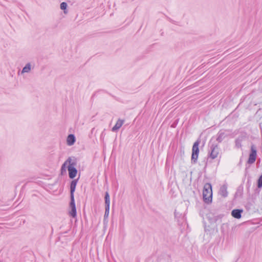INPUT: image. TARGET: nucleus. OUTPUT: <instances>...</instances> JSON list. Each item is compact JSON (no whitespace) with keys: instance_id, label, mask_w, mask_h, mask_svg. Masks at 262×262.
I'll use <instances>...</instances> for the list:
<instances>
[{"instance_id":"27","label":"nucleus","mask_w":262,"mask_h":262,"mask_svg":"<svg viewBox=\"0 0 262 262\" xmlns=\"http://www.w3.org/2000/svg\"><path fill=\"white\" fill-rule=\"evenodd\" d=\"M247 100L248 101L250 100V99H243V100L239 103L238 105H239L242 104V103H243L245 102V100Z\"/></svg>"},{"instance_id":"18","label":"nucleus","mask_w":262,"mask_h":262,"mask_svg":"<svg viewBox=\"0 0 262 262\" xmlns=\"http://www.w3.org/2000/svg\"><path fill=\"white\" fill-rule=\"evenodd\" d=\"M243 187L241 185L237 188L236 191L235 193L234 197L235 198L237 197V196L241 197L243 195Z\"/></svg>"},{"instance_id":"30","label":"nucleus","mask_w":262,"mask_h":262,"mask_svg":"<svg viewBox=\"0 0 262 262\" xmlns=\"http://www.w3.org/2000/svg\"><path fill=\"white\" fill-rule=\"evenodd\" d=\"M224 225V224H223L222 226H221V230H222L223 229H224V228H223V226Z\"/></svg>"},{"instance_id":"11","label":"nucleus","mask_w":262,"mask_h":262,"mask_svg":"<svg viewBox=\"0 0 262 262\" xmlns=\"http://www.w3.org/2000/svg\"><path fill=\"white\" fill-rule=\"evenodd\" d=\"M124 122V120L118 119L115 125L112 127V130L114 132H117L122 126Z\"/></svg>"},{"instance_id":"31","label":"nucleus","mask_w":262,"mask_h":262,"mask_svg":"<svg viewBox=\"0 0 262 262\" xmlns=\"http://www.w3.org/2000/svg\"><path fill=\"white\" fill-rule=\"evenodd\" d=\"M224 225V224H223L222 226H221V230H222L223 229H224V228H223V226Z\"/></svg>"},{"instance_id":"29","label":"nucleus","mask_w":262,"mask_h":262,"mask_svg":"<svg viewBox=\"0 0 262 262\" xmlns=\"http://www.w3.org/2000/svg\"><path fill=\"white\" fill-rule=\"evenodd\" d=\"M241 164H242V159H241L240 161H239V162L238 163V165H241Z\"/></svg>"},{"instance_id":"26","label":"nucleus","mask_w":262,"mask_h":262,"mask_svg":"<svg viewBox=\"0 0 262 262\" xmlns=\"http://www.w3.org/2000/svg\"><path fill=\"white\" fill-rule=\"evenodd\" d=\"M178 122V119L176 120L171 125L172 127H175Z\"/></svg>"},{"instance_id":"23","label":"nucleus","mask_w":262,"mask_h":262,"mask_svg":"<svg viewBox=\"0 0 262 262\" xmlns=\"http://www.w3.org/2000/svg\"><path fill=\"white\" fill-rule=\"evenodd\" d=\"M257 103L256 102H252L251 101L249 102V105L248 106L247 108H249L250 109H252V105H253L254 106L256 105Z\"/></svg>"},{"instance_id":"5","label":"nucleus","mask_w":262,"mask_h":262,"mask_svg":"<svg viewBox=\"0 0 262 262\" xmlns=\"http://www.w3.org/2000/svg\"><path fill=\"white\" fill-rule=\"evenodd\" d=\"M203 198L204 202L207 204L212 201V187L210 183H206L203 187Z\"/></svg>"},{"instance_id":"21","label":"nucleus","mask_w":262,"mask_h":262,"mask_svg":"<svg viewBox=\"0 0 262 262\" xmlns=\"http://www.w3.org/2000/svg\"><path fill=\"white\" fill-rule=\"evenodd\" d=\"M31 70V66L30 64H27L23 69V73L28 72Z\"/></svg>"},{"instance_id":"13","label":"nucleus","mask_w":262,"mask_h":262,"mask_svg":"<svg viewBox=\"0 0 262 262\" xmlns=\"http://www.w3.org/2000/svg\"><path fill=\"white\" fill-rule=\"evenodd\" d=\"M262 188V173L259 176L257 180L256 183V188L255 189V192H257L258 193L260 191V189Z\"/></svg>"},{"instance_id":"9","label":"nucleus","mask_w":262,"mask_h":262,"mask_svg":"<svg viewBox=\"0 0 262 262\" xmlns=\"http://www.w3.org/2000/svg\"><path fill=\"white\" fill-rule=\"evenodd\" d=\"M228 185L227 183L224 184L221 186L219 191V193L223 198H226L228 196V192L227 191Z\"/></svg>"},{"instance_id":"7","label":"nucleus","mask_w":262,"mask_h":262,"mask_svg":"<svg viewBox=\"0 0 262 262\" xmlns=\"http://www.w3.org/2000/svg\"><path fill=\"white\" fill-rule=\"evenodd\" d=\"M249 136L247 132L245 131L241 132L240 135L235 140V147L237 149H242L243 145L242 142L248 139Z\"/></svg>"},{"instance_id":"32","label":"nucleus","mask_w":262,"mask_h":262,"mask_svg":"<svg viewBox=\"0 0 262 262\" xmlns=\"http://www.w3.org/2000/svg\"><path fill=\"white\" fill-rule=\"evenodd\" d=\"M260 159H258V160L257 161V163H260Z\"/></svg>"},{"instance_id":"14","label":"nucleus","mask_w":262,"mask_h":262,"mask_svg":"<svg viewBox=\"0 0 262 262\" xmlns=\"http://www.w3.org/2000/svg\"><path fill=\"white\" fill-rule=\"evenodd\" d=\"M245 208L246 210L248 212L251 211L254 212V206L253 203L252 202H247L245 205Z\"/></svg>"},{"instance_id":"15","label":"nucleus","mask_w":262,"mask_h":262,"mask_svg":"<svg viewBox=\"0 0 262 262\" xmlns=\"http://www.w3.org/2000/svg\"><path fill=\"white\" fill-rule=\"evenodd\" d=\"M215 229H217V225H211L210 224L208 226L205 224L204 230L205 232H213Z\"/></svg>"},{"instance_id":"17","label":"nucleus","mask_w":262,"mask_h":262,"mask_svg":"<svg viewBox=\"0 0 262 262\" xmlns=\"http://www.w3.org/2000/svg\"><path fill=\"white\" fill-rule=\"evenodd\" d=\"M217 136L216 141L219 143H221L225 137V133L220 130L217 133Z\"/></svg>"},{"instance_id":"19","label":"nucleus","mask_w":262,"mask_h":262,"mask_svg":"<svg viewBox=\"0 0 262 262\" xmlns=\"http://www.w3.org/2000/svg\"><path fill=\"white\" fill-rule=\"evenodd\" d=\"M110 213V207H105V213L104 215V219L103 222L104 223L106 221V220L108 218Z\"/></svg>"},{"instance_id":"1","label":"nucleus","mask_w":262,"mask_h":262,"mask_svg":"<svg viewBox=\"0 0 262 262\" xmlns=\"http://www.w3.org/2000/svg\"><path fill=\"white\" fill-rule=\"evenodd\" d=\"M80 175L77 179H72L70 184V202L69 204V215L72 218H76L77 216L75 201L74 198V193L76 190V186L78 182Z\"/></svg>"},{"instance_id":"3","label":"nucleus","mask_w":262,"mask_h":262,"mask_svg":"<svg viewBox=\"0 0 262 262\" xmlns=\"http://www.w3.org/2000/svg\"><path fill=\"white\" fill-rule=\"evenodd\" d=\"M257 157V149L256 145L253 143H251L249 153L248 155V158L246 163V168L245 169V176H246L248 173V169L250 166L254 164Z\"/></svg>"},{"instance_id":"22","label":"nucleus","mask_w":262,"mask_h":262,"mask_svg":"<svg viewBox=\"0 0 262 262\" xmlns=\"http://www.w3.org/2000/svg\"><path fill=\"white\" fill-rule=\"evenodd\" d=\"M67 4L65 2H62L60 4V8L62 10H65L67 8Z\"/></svg>"},{"instance_id":"4","label":"nucleus","mask_w":262,"mask_h":262,"mask_svg":"<svg viewBox=\"0 0 262 262\" xmlns=\"http://www.w3.org/2000/svg\"><path fill=\"white\" fill-rule=\"evenodd\" d=\"M219 154V148L217 144H212L210 146V150L208 151L207 157L204 160L205 163L204 169H205L208 165V163H211L210 159L213 160L216 158Z\"/></svg>"},{"instance_id":"16","label":"nucleus","mask_w":262,"mask_h":262,"mask_svg":"<svg viewBox=\"0 0 262 262\" xmlns=\"http://www.w3.org/2000/svg\"><path fill=\"white\" fill-rule=\"evenodd\" d=\"M105 207H110V195L108 191H106L104 194Z\"/></svg>"},{"instance_id":"10","label":"nucleus","mask_w":262,"mask_h":262,"mask_svg":"<svg viewBox=\"0 0 262 262\" xmlns=\"http://www.w3.org/2000/svg\"><path fill=\"white\" fill-rule=\"evenodd\" d=\"M76 137L73 134L68 135L67 138V144L69 146H72L76 142Z\"/></svg>"},{"instance_id":"8","label":"nucleus","mask_w":262,"mask_h":262,"mask_svg":"<svg viewBox=\"0 0 262 262\" xmlns=\"http://www.w3.org/2000/svg\"><path fill=\"white\" fill-rule=\"evenodd\" d=\"M243 212L244 210L243 209L235 208L232 210L231 215L234 219L239 220L242 218Z\"/></svg>"},{"instance_id":"33","label":"nucleus","mask_w":262,"mask_h":262,"mask_svg":"<svg viewBox=\"0 0 262 262\" xmlns=\"http://www.w3.org/2000/svg\"><path fill=\"white\" fill-rule=\"evenodd\" d=\"M2 228L0 227V229H1Z\"/></svg>"},{"instance_id":"12","label":"nucleus","mask_w":262,"mask_h":262,"mask_svg":"<svg viewBox=\"0 0 262 262\" xmlns=\"http://www.w3.org/2000/svg\"><path fill=\"white\" fill-rule=\"evenodd\" d=\"M207 219L211 225H217L214 214L209 213L207 214Z\"/></svg>"},{"instance_id":"2","label":"nucleus","mask_w":262,"mask_h":262,"mask_svg":"<svg viewBox=\"0 0 262 262\" xmlns=\"http://www.w3.org/2000/svg\"><path fill=\"white\" fill-rule=\"evenodd\" d=\"M77 165L76 159L72 160L71 157H69L62 164L60 168V174L64 176L67 173V168L68 170L69 177L71 179H75L78 170L75 167Z\"/></svg>"},{"instance_id":"20","label":"nucleus","mask_w":262,"mask_h":262,"mask_svg":"<svg viewBox=\"0 0 262 262\" xmlns=\"http://www.w3.org/2000/svg\"><path fill=\"white\" fill-rule=\"evenodd\" d=\"M224 216V214H220L217 215H215V219L216 220V222L217 223L219 222V223L222 222V220L223 217Z\"/></svg>"},{"instance_id":"25","label":"nucleus","mask_w":262,"mask_h":262,"mask_svg":"<svg viewBox=\"0 0 262 262\" xmlns=\"http://www.w3.org/2000/svg\"><path fill=\"white\" fill-rule=\"evenodd\" d=\"M174 217L176 218V217H180V216L181 215V214L179 213V212H178L176 210H175V211L174 212Z\"/></svg>"},{"instance_id":"24","label":"nucleus","mask_w":262,"mask_h":262,"mask_svg":"<svg viewBox=\"0 0 262 262\" xmlns=\"http://www.w3.org/2000/svg\"><path fill=\"white\" fill-rule=\"evenodd\" d=\"M250 177H249L248 179V181H247V189H248V191H249V188L250 187Z\"/></svg>"},{"instance_id":"28","label":"nucleus","mask_w":262,"mask_h":262,"mask_svg":"<svg viewBox=\"0 0 262 262\" xmlns=\"http://www.w3.org/2000/svg\"><path fill=\"white\" fill-rule=\"evenodd\" d=\"M181 152L183 154H184V147L183 148V149H182V148H181Z\"/></svg>"},{"instance_id":"6","label":"nucleus","mask_w":262,"mask_h":262,"mask_svg":"<svg viewBox=\"0 0 262 262\" xmlns=\"http://www.w3.org/2000/svg\"><path fill=\"white\" fill-rule=\"evenodd\" d=\"M200 143L201 139L199 138L194 142L192 145L191 156V162L192 164H195L198 162V157L200 152L199 145Z\"/></svg>"}]
</instances>
